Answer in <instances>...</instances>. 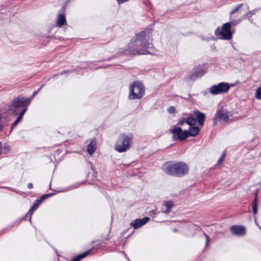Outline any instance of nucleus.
Wrapping results in <instances>:
<instances>
[{"mask_svg":"<svg viewBox=\"0 0 261 261\" xmlns=\"http://www.w3.org/2000/svg\"><path fill=\"white\" fill-rule=\"evenodd\" d=\"M162 169L166 174L176 177H181L189 172L188 165L182 162H167L162 165Z\"/></svg>","mask_w":261,"mask_h":261,"instance_id":"7ed1b4c3","label":"nucleus"},{"mask_svg":"<svg viewBox=\"0 0 261 261\" xmlns=\"http://www.w3.org/2000/svg\"><path fill=\"white\" fill-rule=\"evenodd\" d=\"M240 22V20H239L238 22H234L233 21H231L230 23H231V24H236L237 23Z\"/></svg>","mask_w":261,"mask_h":261,"instance_id":"f704fd0d","label":"nucleus"},{"mask_svg":"<svg viewBox=\"0 0 261 261\" xmlns=\"http://www.w3.org/2000/svg\"><path fill=\"white\" fill-rule=\"evenodd\" d=\"M132 137L122 134L119 135L115 145V148L119 152H123L128 150L130 146Z\"/></svg>","mask_w":261,"mask_h":261,"instance_id":"39448f33","label":"nucleus"},{"mask_svg":"<svg viewBox=\"0 0 261 261\" xmlns=\"http://www.w3.org/2000/svg\"><path fill=\"white\" fill-rule=\"evenodd\" d=\"M205 236L206 239V245H207V244L208 243V242H209V240H210V238H209V237L206 234H205Z\"/></svg>","mask_w":261,"mask_h":261,"instance_id":"7c9ffc66","label":"nucleus"},{"mask_svg":"<svg viewBox=\"0 0 261 261\" xmlns=\"http://www.w3.org/2000/svg\"><path fill=\"white\" fill-rule=\"evenodd\" d=\"M28 187L29 189H32L33 187V184L31 182L29 183L28 185Z\"/></svg>","mask_w":261,"mask_h":261,"instance_id":"2f4dec72","label":"nucleus"},{"mask_svg":"<svg viewBox=\"0 0 261 261\" xmlns=\"http://www.w3.org/2000/svg\"><path fill=\"white\" fill-rule=\"evenodd\" d=\"M129 94L128 98L130 99H141L145 93V87L139 81H136L132 84L129 87Z\"/></svg>","mask_w":261,"mask_h":261,"instance_id":"20e7f679","label":"nucleus"},{"mask_svg":"<svg viewBox=\"0 0 261 261\" xmlns=\"http://www.w3.org/2000/svg\"><path fill=\"white\" fill-rule=\"evenodd\" d=\"M230 231L233 234L240 236H243L246 233L245 227L240 225L232 226L230 227Z\"/></svg>","mask_w":261,"mask_h":261,"instance_id":"9b49d317","label":"nucleus"},{"mask_svg":"<svg viewBox=\"0 0 261 261\" xmlns=\"http://www.w3.org/2000/svg\"><path fill=\"white\" fill-rule=\"evenodd\" d=\"M66 23V20L65 16L62 14H60L58 16L57 24L60 27H62L63 25L65 24Z\"/></svg>","mask_w":261,"mask_h":261,"instance_id":"4468645a","label":"nucleus"},{"mask_svg":"<svg viewBox=\"0 0 261 261\" xmlns=\"http://www.w3.org/2000/svg\"><path fill=\"white\" fill-rule=\"evenodd\" d=\"M186 121V120H185V119H180L179 120L178 124L181 125H183Z\"/></svg>","mask_w":261,"mask_h":261,"instance_id":"c85d7f7f","label":"nucleus"},{"mask_svg":"<svg viewBox=\"0 0 261 261\" xmlns=\"http://www.w3.org/2000/svg\"><path fill=\"white\" fill-rule=\"evenodd\" d=\"M151 33L149 30H145L136 35L128 44L126 54L132 55H147L150 53L148 48L151 47L149 43Z\"/></svg>","mask_w":261,"mask_h":261,"instance_id":"f257e3e1","label":"nucleus"},{"mask_svg":"<svg viewBox=\"0 0 261 261\" xmlns=\"http://www.w3.org/2000/svg\"><path fill=\"white\" fill-rule=\"evenodd\" d=\"M29 98L24 97H17L14 98L9 106V111L14 115L19 116L12 123L11 130L13 129L22 120L25 113L28 110V106L30 104Z\"/></svg>","mask_w":261,"mask_h":261,"instance_id":"f03ea898","label":"nucleus"},{"mask_svg":"<svg viewBox=\"0 0 261 261\" xmlns=\"http://www.w3.org/2000/svg\"><path fill=\"white\" fill-rule=\"evenodd\" d=\"M255 11H256L255 10H252L251 11H250V12L247 13L245 14V16L248 17H251L252 15H254L255 13Z\"/></svg>","mask_w":261,"mask_h":261,"instance_id":"393cba45","label":"nucleus"},{"mask_svg":"<svg viewBox=\"0 0 261 261\" xmlns=\"http://www.w3.org/2000/svg\"><path fill=\"white\" fill-rule=\"evenodd\" d=\"M255 98L258 100L261 99V86L259 87L256 90L255 94Z\"/></svg>","mask_w":261,"mask_h":261,"instance_id":"4be33fe9","label":"nucleus"},{"mask_svg":"<svg viewBox=\"0 0 261 261\" xmlns=\"http://www.w3.org/2000/svg\"><path fill=\"white\" fill-rule=\"evenodd\" d=\"M43 86H42L41 87H40L38 90L37 91H38V92L41 90V89L42 88Z\"/></svg>","mask_w":261,"mask_h":261,"instance_id":"c9c22d12","label":"nucleus"},{"mask_svg":"<svg viewBox=\"0 0 261 261\" xmlns=\"http://www.w3.org/2000/svg\"><path fill=\"white\" fill-rule=\"evenodd\" d=\"M163 204L166 206V210L163 211V213L165 214H168L170 211L173 206V203L171 201H167L164 202Z\"/></svg>","mask_w":261,"mask_h":261,"instance_id":"f3484780","label":"nucleus"},{"mask_svg":"<svg viewBox=\"0 0 261 261\" xmlns=\"http://www.w3.org/2000/svg\"><path fill=\"white\" fill-rule=\"evenodd\" d=\"M69 72V70H68V71L64 70L63 71H62L60 74H58L57 75H59V74L62 75V74H63L64 73H67V72Z\"/></svg>","mask_w":261,"mask_h":261,"instance_id":"473e14b6","label":"nucleus"},{"mask_svg":"<svg viewBox=\"0 0 261 261\" xmlns=\"http://www.w3.org/2000/svg\"><path fill=\"white\" fill-rule=\"evenodd\" d=\"M225 156H226V153L225 152H223L221 154L220 158H219V160L218 161V163H217L218 165L221 164L223 162Z\"/></svg>","mask_w":261,"mask_h":261,"instance_id":"5701e85b","label":"nucleus"},{"mask_svg":"<svg viewBox=\"0 0 261 261\" xmlns=\"http://www.w3.org/2000/svg\"><path fill=\"white\" fill-rule=\"evenodd\" d=\"M36 201V202L32 206L29 212L27 213V216L28 215L31 216L33 212L38 207L41 202H38V199H37Z\"/></svg>","mask_w":261,"mask_h":261,"instance_id":"6ab92c4d","label":"nucleus"},{"mask_svg":"<svg viewBox=\"0 0 261 261\" xmlns=\"http://www.w3.org/2000/svg\"><path fill=\"white\" fill-rule=\"evenodd\" d=\"M240 22V20H239L238 22H234L233 21H231L230 23H231V24H236L237 23Z\"/></svg>","mask_w":261,"mask_h":261,"instance_id":"72a5a7b5","label":"nucleus"},{"mask_svg":"<svg viewBox=\"0 0 261 261\" xmlns=\"http://www.w3.org/2000/svg\"><path fill=\"white\" fill-rule=\"evenodd\" d=\"M206 72L205 69L199 65L197 68H195V70L188 77V79L189 80H195L196 78L203 76Z\"/></svg>","mask_w":261,"mask_h":261,"instance_id":"1a4fd4ad","label":"nucleus"},{"mask_svg":"<svg viewBox=\"0 0 261 261\" xmlns=\"http://www.w3.org/2000/svg\"><path fill=\"white\" fill-rule=\"evenodd\" d=\"M194 114L199 125L203 126L205 118L204 114L198 111H194Z\"/></svg>","mask_w":261,"mask_h":261,"instance_id":"ddd939ff","label":"nucleus"},{"mask_svg":"<svg viewBox=\"0 0 261 261\" xmlns=\"http://www.w3.org/2000/svg\"><path fill=\"white\" fill-rule=\"evenodd\" d=\"M257 193H256L255 195V198L251 203L252 208L254 214H256L257 212Z\"/></svg>","mask_w":261,"mask_h":261,"instance_id":"a211bd4d","label":"nucleus"},{"mask_svg":"<svg viewBox=\"0 0 261 261\" xmlns=\"http://www.w3.org/2000/svg\"><path fill=\"white\" fill-rule=\"evenodd\" d=\"M90 252V250H88L81 254L78 255L75 257H74L72 261H80L82 259L87 256Z\"/></svg>","mask_w":261,"mask_h":261,"instance_id":"aec40b11","label":"nucleus"},{"mask_svg":"<svg viewBox=\"0 0 261 261\" xmlns=\"http://www.w3.org/2000/svg\"><path fill=\"white\" fill-rule=\"evenodd\" d=\"M186 122L190 126H193L196 124V120L193 117L191 116L187 119Z\"/></svg>","mask_w":261,"mask_h":261,"instance_id":"412c9836","label":"nucleus"},{"mask_svg":"<svg viewBox=\"0 0 261 261\" xmlns=\"http://www.w3.org/2000/svg\"><path fill=\"white\" fill-rule=\"evenodd\" d=\"M96 150V142L95 141H92L91 143L88 145L87 147V152L90 154H92L95 152Z\"/></svg>","mask_w":261,"mask_h":261,"instance_id":"2eb2a0df","label":"nucleus"},{"mask_svg":"<svg viewBox=\"0 0 261 261\" xmlns=\"http://www.w3.org/2000/svg\"><path fill=\"white\" fill-rule=\"evenodd\" d=\"M9 189H10V190H11V191H13V188H9Z\"/></svg>","mask_w":261,"mask_h":261,"instance_id":"e433bc0d","label":"nucleus"},{"mask_svg":"<svg viewBox=\"0 0 261 261\" xmlns=\"http://www.w3.org/2000/svg\"><path fill=\"white\" fill-rule=\"evenodd\" d=\"M175 108L173 107H170L168 109V112L169 113H173L175 112Z\"/></svg>","mask_w":261,"mask_h":261,"instance_id":"bb28decb","label":"nucleus"},{"mask_svg":"<svg viewBox=\"0 0 261 261\" xmlns=\"http://www.w3.org/2000/svg\"><path fill=\"white\" fill-rule=\"evenodd\" d=\"M38 93V91H35L33 93V94L31 97V98L30 99H29V100L28 101H30V102H31V101L32 100V99L34 98V97Z\"/></svg>","mask_w":261,"mask_h":261,"instance_id":"cd10ccee","label":"nucleus"},{"mask_svg":"<svg viewBox=\"0 0 261 261\" xmlns=\"http://www.w3.org/2000/svg\"><path fill=\"white\" fill-rule=\"evenodd\" d=\"M199 132V128L196 126H193L190 128L189 131H188V137L196 136Z\"/></svg>","mask_w":261,"mask_h":261,"instance_id":"dca6fc26","label":"nucleus"},{"mask_svg":"<svg viewBox=\"0 0 261 261\" xmlns=\"http://www.w3.org/2000/svg\"><path fill=\"white\" fill-rule=\"evenodd\" d=\"M30 221L31 222V218H30Z\"/></svg>","mask_w":261,"mask_h":261,"instance_id":"4c0bfd02","label":"nucleus"},{"mask_svg":"<svg viewBox=\"0 0 261 261\" xmlns=\"http://www.w3.org/2000/svg\"><path fill=\"white\" fill-rule=\"evenodd\" d=\"M231 23H224L221 29L218 28L215 30V35L218 39L222 40H230L232 38V33L230 31Z\"/></svg>","mask_w":261,"mask_h":261,"instance_id":"423d86ee","label":"nucleus"},{"mask_svg":"<svg viewBox=\"0 0 261 261\" xmlns=\"http://www.w3.org/2000/svg\"><path fill=\"white\" fill-rule=\"evenodd\" d=\"M53 195V194H47L43 195L39 199H38V202H42V200L46 198H48Z\"/></svg>","mask_w":261,"mask_h":261,"instance_id":"b1692460","label":"nucleus"},{"mask_svg":"<svg viewBox=\"0 0 261 261\" xmlns=\"http://www.w3.org/2000/svg\"><path fill=\"white\" fill-rule=\"evenodd\" d=\"M171 132L175 140L183 141L188 137V131L187 130H182L179 127L174 126Z\"/></svg>","mask_w":261,"mask_h":261,"instance_id":"6e6552de","label":"nucleus"},{"mask_svg":"<svg viewBox=\"0 0 261 261\" xmlns=\"http://www.w3.org/2000/svg\"><path fill=\"white\" fill-rule=\"evenodd\" d=\"M230 88V86L228 83L221 82L217 85L212 86L210 89V92L212 95H218L227 93Z\"/></svg>","mask_w":261,"mask_h":261,"instance_id":"0eeeda50","label":"nucleus"},{"mask_svg":"<svg viewBox=\"0 0 261 261\" xmlns=\"http://www.w3.org/2000/svg\"><path fill=\"white\" fill-rule=\"evenodd\" d=\"M128 1V0H117L118 4H121L124 3L125 2H127Z\"/></svg>","mask_w":261,"mask_h":261,"instance_id":"c756f323","label":"nucleus"},{"mask_svg":"<svg viewBox=\"0 0 261 261\" xmlns=\"http://www.w3.org/2000/svg\"><path fill=\"white\" fill-rule=\"evenodd\" d=\"M228 119V115L222 111H219L216 114L213 119V124L216 125L218 121L223 123L226 122Z\"/></svg>","mask_w":261,"mask_h":261,"instance_id":"9d476101","label":"nucleus"},{"mask_svg":"<svg viewBox=\"0 0 261 261\" xmlns=\"http://www.w3.org/2000/svg\"><path fill=\"white\" fill-rule=\"evenodd\" d=\"M242 4H240L239 6H238L234 10H233L231 11V14H233V13H236V12H237L238 11H239L241 8V7L242 6Z\"/></svg>","mask_w":261,"mask_h":261,"instance_id":"a878e982","label":"nucleus"},{"mask_svg":"<svg viewBox=\"0 0 261 261\" xmlns=\"http://www.w3.org/2000/svg\"><path fill=\"white\" fill-rule=\"evenodd\" d=\"M149 220V217H144L142 219H137L131 222L130 225L135 229L138 228L146 224Z\"/></svg>","mask_w":261,"mask_h":261,"instance_id":"f8f14e48","label":"nucleus"}]
</instances>
